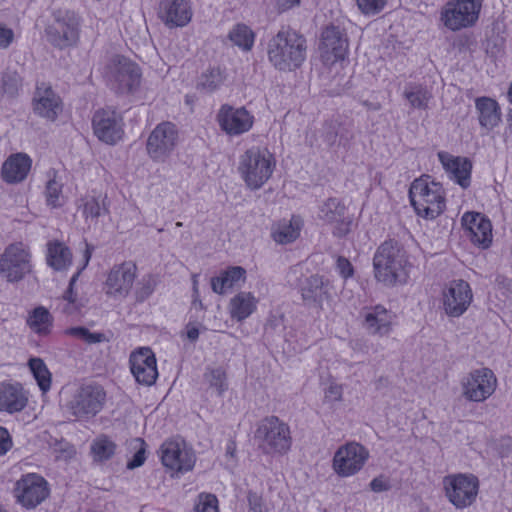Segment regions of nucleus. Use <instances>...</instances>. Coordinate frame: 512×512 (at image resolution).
Instances as JSON below:
<instances>
[{
	"mask_svg": "<svg viewBox=\"0 0 512 512\" xmlns=\"http://www.w3.org/2000/svg\"><path fill=\"white\" fill-rule=\"evenodd\" d=\"M307 44L303 35L290 27H282L267 44V56L279 71H294L306 59Z\"/></svg>",
	"mask_w": 512,
	"mask_h": 512,
	"instance_id": "nucleus-1",
	"label": "nucleus"
},
{
	"mask_svg": "<svg viewBox=\"0 0 512 512\" xmlns=\"http://www.w3.org/2000/svg\"><path fill=\"white\" fill-rule=\"evenodd\" d=\"M407 257L402 246L394 240L382 243L373 258L375 278L387 286L404 283L407 279Z\"/></svg>",
	"mask_w": 512,
	"mask_h": 512,
	"instance_id": "nucleus-2",
	"label": "nucleus"
},
{
	"mask_svg": "<svg viewBox=\"0 0 512 512\" xmlns=\"http://www.w3.org/2000/svg\"><path fill=\"white\" fill-rule=\"evenodd\" d=\"M409 198L418 216L433 220L441 215L446 207L445 193L440 183L426 178L415 179L409 189Z\"/></svg>",
	"mask_w": 512,
	"mask_h": 512,
	"instance_id": "nucleus-3",
	"label": "nucleus"
},
{
	"mask_svg": "<svg viewBox=\"0 0 512 512\" xmlns=\"http://www.w3.org/2000/svg\"><path fill=\"white\" fill-rule=\"evenodd\" d=\"M254 439L265 454H286L292 445L288 424L277 416H267L257 424Z\"/></svg>",
	"mask_w": 512,
	"mask_h": 512,
	"instance_id": "nucleus-4",
	"label": "nucleus"
},
{
	"mask_svg": "<svg viewBox=\"0 0 512 512\" xmlns=\"http://www.w3.org/2000/svg\"><path fill=\"white\" fill-rule=\"evenodd\" d=\"M274 167V157L267 149L252 147L241 155L238 170L246 185L257 190L271 177Z\"/></svg>",
	"mask_w": 512,
	"mask_h": 512,
	"instance_id": "nucleus-5",
	"label": "nucleus"
},
{
	"mask_svg": "<svg viewBox=\"0 0 512 512\" xmlns=\"http://www.w3.org/2000/svg\"><path fill=\"white\" fill-rule=\"evenodd\" d=\"M105 77L108 86L116 94H130L140 85L141 70L135 62L117 55L106 66Z\"/></svg>",
	"mask_w": 512,
	"mask_h": 512,
	"instance_id": "nucleus-6",
	"label": "nucleus"
},
{
	"mask_svg": "<svg viewBox=\"0 0 512 512\" xmlns=\"http://www.w3.org/2000/svg\"><path fill=\"white\" fill-rule=\"evenodd\" d=\"M45 29L47 41L58 49L76 46L80 37V19L74 11L57 10Z\"/></svg>",
	"mask_w": 512,
	"mask_h": 512,
	"instance_id": "nucleus-7",
	"label": "nucleus"
},
{
	"mask_svg": "<svg viewBox=\"0 0 512 512\" xmlns=\"http://www.w3.org/2000/svg\"><path fill=\"white\" fill-rule=\"evenodd\" d=\"M32 271L31 253L21 242L8 245L0 257V275L10 283L21 281Z\"/></svg>",
	"mask_w": 512,
	"mask_h": 512,
	"instance_id": "nucleus-8",
	"label": "nucleus"
},
{
	"mask_svg": "<svg viewBox=\"0 0 512 512\" xmlns=\"http://www.w3.org/2000/svg\"><path fill=\"white\" fill-rule=\"evenodd\" d=\"M16 503L26 510H32L41 505L50 495L48 481L37 473L22 475L13 488Z\"/></svg>",
	"mask_w": 512,
	"mask_h": 512,
	"instance_id": "nucleus-9",
	"label": "nucleus"
},
{
	"mask_svg": "<svg viewBox=\"0 0 512 512\" xmlns=\"http://www.w3.org/2000/svg\"><path fill=\"white\" fill-rule=\"evenodd\" d=\"M483 0H451L441 12L445 27L452 31L472 27L479 18Z\"/></svg>",
	"mask_w": 512,
	"mask_h": 512,
	"instance_id": "nucleus-10",
	"label": "nucleus"
},
{
	"mask_svg": "<svg viewBox=\"0 0 512 512\" xmlns=\"http://www.w3.org/2000/svg\"><path fill=\"white\" fill-rule=\"evenodd\" d=\"M443 484L446 497L458 509L471 506L477 498L479 480L473 474L448 475Z\"/></svg>",
	"mask_w": 512,
	"mask_h": 512,
	"instance_id": "nucleus-11",
	"label": "nucleus"
},
{
	"mask_svg": "<svg viewBox=\"0 0 512 512\" xmlns=\"http://www.w3.org/2000/svg\"><path fill=\"white\" fill-rule=\"evenodd\" d=\"M105 402L106 392L101 385L84 384L76 390L69 408L77 418H91L101 412Z\"/></svg>",
	"mask_w": 512,
	"mask_h": 512,
	"instance_id": "nucleus-12",
	"label": "nucleus"
},
{
	"mask_svg": "<svg viewBox=\"0 0 512 512\" xmlns=\"http://www.w3.org/2000/svg\"><path fill=\"white\" fill-rule=\"evenodd\" d=\"M302 301L309 308L322 310L333 299L334 286L325 276L312 274L299 284Z\"/></svg>",
	"mask_w": 512,
	"mask_h": 512,
	"instance_id": "nucleus-13",
	"label": "nucleus"
},
{
	"mask_svg": "<svg viewBox=\"0 0 512 512\" xmlns=\"http://www.w3.org/2000/svg\"><path fill=\"white\" fill-rule=\"evenodd\" d=\"M369 457L367 449L355 442L338 448L333 457V469L341 477H349L359 472Z\"/></svg>",
	"mask_w": 512,
	"mask_h": 512,
	"instance_id": "nucleus-14",
	"label": "nucleus"
},
{
	"mask_svg": "<svg viewBox=\"0 0 512 512\" xmlns=\"http://www.w3.org/2000/svg\"><path fill=\"white\" fill-rule=\"evenodd\" d=\"M178 140V132L171 122L158 124L147 139V152L154 161L163 162L174 150Z\"/></svg>",
	"mask_w": 512,
	"mask_h": 512,
	"instance_id": "nucleus-15",
	"label": "nucleus"
},
{
	"mask_svg": "<svg viewBox=\"0 0 512 512\" xmlns=\"http://www.w3.org/2000/svg\"><path fill=\"white\" fill-rule=\"evenodd\" d=\"M496 386L497 379L489 368L473 370L462 380L463 395L473 402H482L489 398Z\"/></svg>",
	"mask_w": 512,
	"mask_h": 512,
	"instance_id": "nucleus-16",
	"label": "nucleus"
},
{
	"mask_svg": "<svg viewBox=\"0 0 512 512\" xmlns=\"http://www.w3.org/2000/svg\"><path fill=\"white\" fill-rule=\"evenodd\" d=\"M216 120L221 128L229 136H239L248 132L254 123L253 115L245 107H234L223 104L216 115Z\"/></svg>",
	"mask_w": 512,
	"mask_h": 512,
	"instance_id": "nucleus-17",
	"label": "nucleus"
},
{
	"mask_svg": "<svg viewBox=\"0 0 512 512\" xmlns=\"http://www.w3.org/2000/svg\"><path fill=\"white\" fill-rule=\"evenodd\" d=\"M162 464L176 472L184 473L195 465V454L183 440H167L160 447Z\"/></svg>",
	"mask_w": 512,
	"mask_h": 512,
	"instance_id": "nucleus-18",
	"label": "nucleus"
},
{
	"mask_svg": "<svg viewBox=\"0 0 512 512\" xmlns=\"http://www.w3.org/2000/svg\"><path fill=\"white\" fill-rule=\"evenodd\" d=\"M466 237L476 246L488 248L492 242V225L488 218L476 212H466L462 217Z\"/></svg>",
	"mask_w": 512,
	"mask_h": 512,
	"instance_id": "nucleus-19",
	"label": "nucleus"
},
{
	"mask_svg": "<svg viewBox=\"0 0 512 512\" xmlns=\"http://www.w3.org/2000/svg\"><path fill=\"white\" fill-rule=\"evenodd\" d=\"M137 267L133 262L115 265L106 279L107 294L125 297L130 292L136 277Z\"/></svg>",
	"mask_w": 512,
	"mask_h": 512,
	"instance_id": "nucleus-20",
	"label": "nucleus"
},
{
	"mask_svg": "<svg viewBox=\"0 0 512 512\" xmlns=\"http://www.w3.org/2000/svg\"><path fill=\"white\" fill-rule=\"evenodd\" d=\"M472 301V291L464 280L452 281L444 292L443 305L445 312L451 317L461 316Z\"/></svg>",
	"mask_w": 512,
	"mask_h": 512,
	"instance_id": "nucleus-21",
	"label": "nucleus"
},
{
	"mask_svg": "<svg viewBox=\"0 0 512 512\" xmlns=\"http://www.w3.org/2000/svg\"><path fill=\"white\" fill-rule=\"evenodd\" d=\"M94 134L107 144H115L122 138L123 129L120 118L114 111H97L92 119Z\"/></svg>",
	"mask_w": 512,
	"mask_h": 512,
	"instance_id": "nucleus-22",
	"label": "nucleus"
},
{
	"mask_svg": "<svg viewBox=\"0 0 512 512\" xmlns=\"http://www.w3.org/2000/svg\"><path fill=\"white\" fill-rule=\"evenodd\" d=\"M159 17L169 27H183L191 20V6L187 0H162Z\"/></svg>",
	"mask_w": 512,
	"mask_h": 512,
	"instance_id": "nucleus-23",
	"label": "nucleus"
},
{
	"mask_svg": "<svg viewBox=\"0 0 512 512\" xmlns=\"http://www.w3.org/2000/svg\"><path fill=\"white\" fill-rule=\"evenodd\" d=\"M27 403V392L20 383H0V412L9 414L21 412Z\"/></svg>",
	"mask_w": 512,
	"mask_h": 512,
	"instance_id": "nucleus-24",
	"label": "nucleus"
},
{
	"mask_svg": "<svg viewBox=\"0 0 512 512\" xmlns=\"http://www.w3.org/2000/svg\"><path fill=\"white\" fill-rule=\"evenodd\" d=\"M394 317L392 311L382 305H376L364 312V327L370 334L387 335L391 331Z\"/></svg>",
	"mask_w": 512,
	"mask_h": 512,
	"instance_id": "nucleus-25",
	"label": "nucleus"
},
{
	"mask_svg": "<svg viewBox=\"0 0 512 512\" xmlns=\"http://www.w3.org/2000/svg\"><path fill=\"white\" fill-rule=\"evenodd\" d=\"M439 160L445 170L451 174V178L455 180L462 188L470 185V176L472 163L467 158L453 157L448 153L440 152Z\"/></svg>",
	"mask_w": 512,
	"mask_h": 512,
	"instance_id": "nucleus-26",
	"label": "nucleus"
},
{
	"mask_svg": "<svg viewBox=\"0 0 512 512\" xmlns=\"http://www.w3.org/2000/svg\"><path fill=\"white\" fill-rule=\"evenodd\" d=\"M321 49L331 53L336 60L344 59L348 50V40L343 31L334 25L326 27L321 35Z\"/></svg>",
	"mask_w": 512,
	"mask_h": 512,
	"instance_id": "nucleus-27",
	"label": "nucleus"
},
{
	"mask_svg": "<svg viewBox=\"0 0 512 512\" xmlns=\"http://www.w3.org/2000/svg\"><path fill=\"white\" fill-rule=\"evenodd\" d=\"M31 159L26 154L18 153L9 157L2 165L1 174L7 183L22 182L31 169Z\"/></svg>",
	"mask_w": 512,
	"mask_h": 512,
	"instance_id": "nucleus-28",
	"label": "nucleus"
},
{
	"mask_svg": "<svg viewBox=\"0 0 512 512\" xmlns=\"http://www.w3.org/2000/svg\"><path fill=\"white\" fill-rule=\"evenodd\" d=\"M60 98L51 88L41 91L39 88L34 97V112L41 117L54 121L61 112Z\"/></svg>",
	"mask_w": 512,
	"mask_h": 512,
	"instance_id": "nucleus-29",
	"label": "nucleus"
},
{
	"mask_svg": "<svg viewBox=\"0 0 512 512\" xmlns=\"http://www.w3.org/2000/svg\"><path fill=\"white\" fill-rule=\"evenodd\" d=\"M475 108L482 128L492 130L498 126L501 121V111L496 100L486 96L478 97L475 100Z\"/></svg>",
	"mask_w": 512,
	"mask_h": 512,
	"instance_id": "nucleus-30",
	"label": "nucleus"
},
{
	"mask_svg": "<svg viewBox=\"0 0 512 512\" xmlns=\"http://www.w3.org/2000/svg\"><path fill=\"white\" fill-rule=\"evenodd\" d=\"M303 219L299 215H292L290 220L283 219L272 226L271 236L279 244L294 242L303 227Z\"/></svg>",
	"mask_w": 512,
	"mask_h": 512,
	"instance_id": "nucleus-31",
	"label": "nucleus"
},
{
	"mask_svg": "<svg viewBox=\"0 0 512 512\" xmlns=\"http://www.w3.org/2000/svg\"><path fill=\"white\" fill-rule=\"evenodd\" d=\"M246 270L241 266H232L221 272L219 276L211 279L213 292L224 294L229 288L237 286L239 282H244Z\"/></svg>",
	"mask_w": 512,
	"mask_h": 512,
	"instance_id": "nucleus-32",
	"label": "nucleus"
},
{
	"mask_svg": "<svg viewBox=\"0 0 512 512\" xmlns=\"http://www.w3.org/2000/svg\"><path fill=\"white\" fill-rule=\"evenodd\" d=\"M46 261L55 271L66 270L72 264V253L62 242H49L47 245Z\"/></svg>",
	"mask_w": 512,
	"mask_h": 512,
	"instance_id": "nucleus-33",
	"label": "nucleus"
},
{
	"mask_svg": "<svg viewBox=\"0 0 512 512\" xmlns=\"http://www.w3.org/2000/svg\"><path fill=\"white\" fill-rule=\"evenodd\" d=\"M256 298L250 292H240L230 301V315L241 322L248 318L256 309Z\"/></svg>",
	"mask_w": 512,
	"mask_h": 512,
	"instance_id": "nucleus-34",
	"label": "nucleus"
},
{
	"mask_svg": "<svg viewBox=\"0 0 512 512\" xmlns=\"http://www.w3.org/2000/svg\"><path fill=\"white\" fill-rule=\"evenodd\" d=\"M225 79L223 70L219 67H210L198 77L196 89L205 94L213 93L223 85Z\"/></svg>",
	"mask_w": 512,
	"mask_h": 512,
	"instance_id": "nucleus-35",
	"label": "nucleus"
},
{
	"mask_svg": "<svg viewBox=\"0 0 512 512\" xmlns=\"http://www.w3.org/2000/svg\"><path fill=\"white\" fill-rule=\"evenodd\" d=\"M346 132V128L343 127L340 123L336 121H330L323 125L321 138L323 142L329 147H333L337 142L339 145L345 146L350 139Z\"/></svg>",
	"mask_w": 512,
	"mask_h": 512,
	"instance_id": "nucleus-36",
	"label": "nucleus"
},
{
	"mask_svg": "<svg viewBox=\"0 0 512 512\" xmlns=\"http://www.w3.org/2000/svg\"><path fill=\"white\" fill-rule=\"evenodd\" d=\"M345 205L337 198H328L319 207L318 217L328 223H334L344 217Z\"/></svg>",
	"mask_w": 512,
	"mask_h": 512,
	"instance_id": "nucleus-37",
	"label": "nucleus"
},
{
	"mask_svg": "<svg viewBox=\"0 0 512 512\" xmlns=\"http://www.w3.org/2000/svg\"><path fill=\"white\" fill-rule=\"evenodd\" d=\"M28 366L37 381L40 390L45 393L51 387V373L41 358L33 357L28 361Z\"/></svg>",
	"mask_w": 512,
	"mask_h": 512,
	"instance_id": "nucleus-38",
	"label": "nucleus"
},
{
	"mask_svg": "<svg viewBox=\"0 0 512 512\" xmlns=\"http://www.w3.org/2000/svg\"><path fill=\"white\" fill-rule=\"evenodd\" d=\"M27 322L34 332L42 335H45L49 332V328L52 324L49 311L41 306L35 308L32 311Z\"/></svg>",
	"mask_w": 512,
	"mask_h": 512,
	"instance_id": "nucleus-39",
	"label": "nucleus"
},
{
	"mask_svg": "<svg viewBox=\"0 0 512 512\" xmlns=\"http://www.w3.org/2000/svg\"><path fill=\"white\" fill-rule=\"evenodd\" d=\"M229 39L244 51L251 50L254 43V33L245 24H237L228 35Z\"/></svg>",
	"mask_w": 512,
	"mask_h": 512,
	"instance_id": "nucleus-40",
	"label": "nucleus"
},
{
	"mask_svg": "<svg viewBox=\"0 0 512 512\" xmlns=\"http://www.w3.org/2000/svg\"><path fill=\"white\" fill-rule=\"evenodd\" d=\"M1 81V89L3 94L10 98L18 95L19 89L22 86V78L16 71L6 69L3 72Z\"/></svg>",
	"mask_w": 512,
	"mask_h": 512,
	"instance_id": "nucleus-41",
	"label": "nucleus"
},
{
	"mask_svg": "<svg viewBox=\"0 0 512 512\" xmlns=\"http://www.w3.org/2000/svg\"><path fill=\"white\" fill-rule=\"evenodd\" d=\"M115 448V443L107 437H99L91 445V451L95 459L99 461L111 458L115 453Z\"/></svg>",
	"mask_w": 512,
	"mask_h": 512,
	"instance_id": "nucleus-42",
	"label": "nucleus"
},
{
	"mask_svg": "<svg viewBox=\"0 0 512 512\" xmlns=\"http://www.w3.org/2000/svg\"><path fill=\"white\" fill-rule=\"evenodd\" d=\"M158 284L157 277L148 274L142 277V279L138 282L136 290H135V298L137 302H144L148 299L154 292L156 286Z\"/></svg>",
	"mask_w": 512,
	"mask_h": 512,
	"instance_id": "nucleus-43",
	"label": "nucleus"
},
{
	"mask_svg": "<svg viewBox=\"0 0 512 512\" xmlns=\"http://www.w3.org/2000/svg\"><path fill=\"white\" fill-rule=\"evenodd\" d=\"M404 97L413 108L424 109L427 106L430 95L425 88L413 86L404 91Z\"/></svg>",
	"mask_w": 512,
	"mask_h": 512,
	"instance_id": "nucleus-44",
	"label": "nucleus"
},
{
	"mask_svg": "<svg viewBox=\"0 0 512 512\" xmlns=\"http://www.w3.org/2000/svg\"><path fill=\"white\" fill-rule=\"evenodd\" d=\"M130 367H157L156 358L150 348H140L133 352L129 359Z\"/></svg>",
	"mask_w": 512,
	"mask_h": 512,
	"instance_id": "nucleus-45",
	"label": "nucleus"
},
{
	"mask_svg": "<svg viewBox=\"0 0 512 512\" xmlns=\"http://www.w3.org/2000/svg\"><path fill=\"white\" fill-rule=\"evenodd\" d=\"M82 212L86 219L91 218L94 220L107 213L108 209L105 204H101L97 198L90 197L84 200Z\"/></svg>",
	"mask_w": 512,
	"mask_h": 512,
	"instance_id": "nucleus-46",
	"label": "nucleus"
},
{
	"mask_svg": "<svg viewBox=\"0 0 512 512\" xmlns=\"http://www.w3.org/2000/svg\"><path fill=\"white\" fill-rule=\"evenodd\" d=\"M204 378L209 383L210 387L216 388L219 395L227 389L226 374L225 371L218 367L215 369H209L205 374Z\"/></svg>",
	"mask_w": 512,
	"mask_h": 512,
	"instance_id": "nucleus-47",
	"label": "nucleus"
},
{
	"mask_svg": "<svg viewBox=\"0 0 512 512\" xmlns=\"http://www.w3.org/2000/svg\"><path fill=\"white\" fill-rule=\"evenodd\" d=\"M135 380L145 386H151L155 383L158 377L157 367H130Z\"/></svg>",
	"mask_w": 512,
	"mask_h": 512,
	"instance_id": "nucleus-48",
	"label": "nucleus"
},
{
	"mask_svg": "<svg viewBox=\"0 0 512 512\" xmlns=\"http://www.w3.org/2000/svg\"><path fill=\"white\" fill-rule=\"evenodd\" d=\"M62 194V184L55 179H50L45 187L46 203L52 208L60 207V197Z\"/></svg>",
	"mask_w": 512,
	"mask_h": 512,
	"instance_id": "nucleus-49",
	"label": "nucleus"
},
{
	"mask_svg": "<svg viewBox=\"0 0 512 512\" xmlns=\"http://www.w3.org/2000/svg\"><path fill=\"white\" fill-rule=\"evenodd\" d=\"M90 258H91V250H90L89 246L87 245L86 249L84 251V263H83L82 267L80 269H78V271L71 277V279L69 281L68 288H67V290L65 291V293L63 295V300L64 301H68L70 303H75L76 298L74 296L73 288H74V285L77 282L81 272L88 265V263L90 261Z\"/></svg>",
	"mask_w": 512,
	"mask_h": 512,
	"instance_id": "nucleus-50",
	"label": "nucleus"
},
{
	"mask_svg": "<svg viewBox=\"0 0 512 512\" xmlns=\"http://www.w3.org/2000/svg\"><path fill=\"white\" fill-rule=\"evenodd\" d=\"M388 0H357V6L364 15H376L386 6Z\"/></svg>",
	"mask_w": 512,
	"mask_h": 512,
	"instance_id": "nucleus-51",
	"label": "nucleus"
},
{
	"mask_svg": "<svg viewBox=\"0 0 512 512\" xmlns=\"http://www.w3.org/2000/svg\"><path fill=\"white\" fill-rule=\"evenodd\" d=\"M195 512H219L216 496L212 494H201L195 506Z\"/></svg>",
	"mask_w": 512,
	"mask_h": 512,
	"instance_id": "nucleus-52",
	"label": "nucleus"
},
{
	"mask_svg": "<svg viewBox=\"0 0 512 512\" xmlns=\"http://www.w3.org/2000/svg\"><path fill=\"white\" fill-rule=\"evenodd\" d=\"M136 442H138L140 444V447L139 449L136 451V453L133 455V458L128 461L127 463V468L128 469H135L137 467H140L144 464L145 462V442L144 440L138 438L136 439Z\"/></svg>",
	"mask_w": 512,
	"mask_h": 512,
	"instance_id": "nucleus-53",
	"label": "nucleus"
},
{
	"mask_svg": "<svg viewBox=\"0 0 512 512\" xmlns=\"http://www.w3.org/2000/svg\"><path fill=\"white\" fill-rule=\"evenodd\" d=\"M337 270L343 278H348L353 275V266L348 259L345 257H338L337 259Z\"/></svg>",
	"mask_w": 512,
	"mask_h": 512,
	"instance_id": "nucleus-54",
	"label": "nucleus"
},
{
	"mask_svg": "<svg viewBox=\"0 0 512 512\" xmlns=\"http://www.w3.org/2000/svg\"><path fill=\"white\" fill-rule=\"evenodd\" d=\"M12 447V439L8 430L0 426V456L4 455Z\"/></svg>",
	"mask_w": 512,
	"mask_h": 512,
	"instance_id": "nucleus-55",
	"label": "nucleus"
},
{
	"mask_svg": "<svg viewBox=\"0 0 512 512\" xmlns=\"http://www.w3.org/2000/svg\"><path fill=\"white\" fill-rule=\"evenodd\" d=\"M325 398L331 402L341 401L342 386L338 384H330L325 391Z\"/></svg>",
	"mask_w": 512,
	"mask_h": 512,
	"instance_id": "nucleus-56",
	"label": "nucleus"
},
{
	"mask_svg": "<svg viewBox=\"0 0 512 512\" xmlns=\"http://www.w3.org/2000/svg\"><path fill=\"white\" fill-rule=\"evenodd\" d=\"M13 38V31L0 23V48H7L12 43Z\"/></svg>",
	"mask_w": 512,
	"mask_h": 512,
	"instance_id": "nucleus-57",
	"label": "nucleus"
},
{
	"mask_svg": "<svg viewBox=\"0 0 512 512\" xmlns=\"http://www.w3.org/2000/svg\"><path fill=\"white\" fill-rule=\"evenodd\" d=\"M337 225L335 226L333 230V234L336 237H344L350 232V225L351 221L346 220L344 217L341 218L339 221H335Z\"/></svg>",
	"mask_w": 512,
	"mask_h": 512,
	"instance_id": "nucleus-58",
	"label": "nucleus"
},
{
	"mask_svg": "<svg viewBox=\"0 0 512 512\" xmlns=\"http://www.w3.org/2000/svg\"><path fill=\"white\" fill-rule=\"evenodd\" d=\"M370 488L378 493L389 490L390 484L383 477H376L370 482Z\"/></svg>",
	"mask_w": 512,
	"mask_h": 512,
	"instance_id": "nucleus-59",
	"label": "nucleus"
},
{
	"mask_svg": "<svg viewBox=\"0 0 512 512\" xmlns=\"http://www.w3.org/2000/svg\"><path fill=\"white\" fill-rule=\"evenodd\" d=\"M249 505L252 512H263L261 499L256 495H249Z\"/></svg>",
	"mask_w": 512,
	"mask_h": 512,
	"instance_id": "nucleus-60",
	"label": "nucleus"
},
{
	"mask_svg": "<svg viewBox=\"0 0 512 512\" xmlns=\"http://www.w3.org/2000/svg\"><path fill=\"white\" fill-rule=\"evenodd\" d=\"M102 338H103V334H100V333H91L89 330L87 331V334L85 336V338L83 339L84 341H86L87 343L89 344H93V343H99L102 341Z\"/></svg>",
	"mask_w": 512,
	"mask_h": 512,
	"instance_id": "nucleus-61",
	"label": "nucleus"
},
{
	"mask_svg": "<svg viewBox=\"0 0 512 512\" xmlns=\"http://www.w3.org/2000/svg\"><path fill=\"white\" fill-rule=\"evenodd\" d=\"M300 0H277V4L281 10H288L295 5H298Z\"/></svg>",
	"mask_w": 512,
	"mask_h": 512,
	"instance_id": "nucleus-62",
	"label": "nucleus"
},
{
	"mask_svg": "<svg viewBox=\"0 0 512 512\" xmlns=\"http://www.w3.org/2000/svg\"><path fill=\"white\" fill-rule=\"evenodd\" d=\"M87 331H88V329L85 327H73L68 330V333L70 335L84 339L87 334Z\"/></svg>",
	"mask_w": 512,
	"mask_h": 512,
	"instance_id": "nucleus-63",
	"label": "nucleus"
},
{
	"mask_svg": "<svg viewBox=\"0 0 512 512\" xmlns=\"http://www.w3.org/2000/svg\"><path fill=\"white\" fill-rule=\"evenodd\" d=\"M187 337L191 341H196L199 337V330L196 327L188 328Z\"/></svg>",
	"mask_w": 512,
	"mask_h": 512,
	"instance_id": "nucleus-64",
	"label": "nucleus"
}]
</instances>
